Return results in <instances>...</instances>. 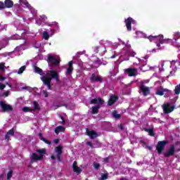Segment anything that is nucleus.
<instances>
[{
  "instance_id": "f257e3e1",
  "label": "nucleus",
  "mask_w": 180,
  "mask_h": 180,
  "mask_svg": "<svg viewBox=\"0 0 180 180\" xmlns=\"http://www.w3.org/2000/svg\"><path fill=\"white\" fill-rule=\"evenodd\" d=\"M53 79H55L56 82H60L58 72L56 70H51L50 72H46L45 75L41 77V80L44 85H46L49 90H51V81Z\"/></svg>"
},
{
  "instance_id": "f03ea898",
  "label": "nucleus",
  "mask_w": 180,
  "mask_h": 180,
  "mask_svg": "<svg viewBox=\"0 0 180 180\" xmlns=\"http://www.w3.org/2000/svg\"><path fill=\"white\" fill-rule=\"evenodd\" d=\"M148 39L150 42L155 43L157 44V47H161V44L172 43V39H164V35L162 34H160L158 36L150 35L149 37H148Z\"/></svg>"
},
{
  "instance_id": "7ed1b4c3",
  "label": "nucleus",
  "mask_w": 180,
  "mask_h": 180,
  "mask_svg": "<svg viewBox=\"0 0 180 180\" xmlns=\"http://www.w3.org/2000/svg\"><path fill=\"white\" fill-rule=\"evenodd\" d=\"M36 153H38L39 155H38L35 153H32L30 157L31 162H33L34 161H40V160H43V157H44V155L46 154V149H37L36 150Z\"/></svg>"
},
{
  "instance_id": "20e7f679",
  "label": "nucleus",
  "mask_w": 180,
  "mask_h": 180,
  "mask_svg": "<svg viewBox=\"0 0 180 180\" xmlns=\"http://www.w3.org/2000/svg\"><path fill=\"white\" fill-rule=\"evenodd\" d=\"M168 144V141H160L158 142V144L156 146V150L158 152V154L161 155L162 154V152L165 150V146Z\"/></svg>"
},
{
  "instance_id": "39448f33",
  "label": "nucleus",
  "mask_w": 180,
  "mask_h": 180,
  "mask_svg": "<svg viewBox=\"0 0 180 180\" xmlns=\"http://www.w3.org/2000/svg\"><path fill=\"white\" fill-rule=\"evenodd\" d=\"M0 106L4 113L6 112H12V110H13V107L9 104L5 103V101H0Z\"/></svg>"
},
{
  "instance_id": "423d86ee",
  "label": "nucleus",
  "mask_w": 180,
  "mask_h": 180,
  "mask_svg": "<svg viewBox=\"0 0 180 180\" xmlns=\"http://www.w3.org/2000/svg\"><path fill=\"white\" fill-rule=\"evenodd\" d=\"M125 26L127 29L128 32H131V23L133 25H136L137 22L136 20L133 19L131 17H129L128 18L125 19L124 20Z\"/></svg>"
},
{
  "instance_id": "0eeeda50",
  "label": "nucleus",
  "mask_w": 180,
  "mask_h": 180,
  "mask_svg": "<svg viewBox=\"0 0 180 180\" xmlns=\"http://www.w3.org/2000/svg\"><path fill=\"white\" fill-rule=\"evenodd\" d=\"M139 94H142L143 96H148L150 94V87L144 84H141L139 86Z\"/></svg>"
},
{
  "instance_id": "6e6552de",
  "label": "nucleus",
  "mask_w": 180,
  "mask_h": 180,
  "mask_svg": "<svg viewBox=\"0 0 180 180\" xmlns=\"http://www.w3.org/2000/svg\"><path fill=\"white\" fill-rule=\"evenodd\" d=\"M175 106L171 105L169 103H166L163 105V111L165 115H168L171 112H174Z\"/></svg>"
},
{
  "instance_id": "1a4fd4ad",
  "label": "nucleus",
  "mask_w": 180,
  "mask_h": 180,
  "mask_svg": "<svg viewBox=\"0 0 180 180\" xmlns=\"http://www.w3.org/2000/svg\"><path fill=\"white\" fill-rule=\"evenodd\" d=\"M124 74L129 75V77H136L137 75V69L129 68L124 70Z\"/></svg>"
},
{
  "instance_id": "9d476101",
  "label": "nucleus",
  "mask_w": 180,
  "mask_h": 180,
  "mask_svg": "<svg viewBox=\"0 0 180 180\" xmlns=\"http://www.w3.org/2000/svg\"><path fill=\"white\" fill-rule=\"evenodd\" d=\"M174 154H175V146L171 145L167 152L164 154V157H165V158H169V157H172Z\"/></svg>"
},
{
  "instance_id": "9b49d317",
  "label": "nucleus",
  "mask_w": 180,
  "mask_h": 180,
  "mask_svg": "<svg viewBox=\"0 0 180 180\" xmlns=\"http://www.w3.org/2000/svg\"><path fill=\"white\" fill-rule=\"evenodd\" d=\"M55 152L56 153V158L58 161L61 162V155L63 154V146H58L55 148Z\"/></svg>"
},
{
  "instance_id": "f8f14e48",
  "label": "nucleus",
  "mask_w": 180,
  "mask_h": 180,
  "mask_svg": "<svg viewBox=\"0 0 180 180\" xmlns=\"http://www.w3.org/2000/svg\"><path fill=\"white\" fill-rule=\"evenodd\" d=\"M90 81L91 82H102V81H103V79L102 78V77L98 76L95 73H92L90 77Z\"/></svg>"
},
{
  "instance_id": "ddd939ff",
  "label": "nucleus",
  "mask_w": 180,
  "mask_h": 180,
  "mask_svg": "<svg viewBox=\"0 0 180 180\" xmlns=\"http://www.w3.org/2000/svg\"><path fill=\"white\" fill-rule=\"evenodd\" d=\"M47 61L51 63V65H58L60 64V61L54 56H49Z\"/></svg>"
},
{
  "instance_id": "4468645a",
  "label": "nucleus",
  "mask_w": 180,
  "mask_h": 180,
  "mask_svg": "<svg viewBox=\"0 0 180 180\" xmlns=\"http://www.w3.org/2000/svg\"><path fill=\"white\" fill-rule=\"evenodd\" d=\"M90 103L91 105H103V103H105V101L101 98H94V99H91V101H90Z\"/></svg>"
},
{
  "instance_id": "2eb2a0df",
  "label": "nucleus",
  "mask_w": 180,
  "mask_h": 180,
  "mask_svg": "<svg viewBox=\"0 0 180 180\" xmlns=\"http://www.w3.org/2000/svg\"><path fill=\"white\" fill-rule=\"evenodd\" d=\"M74 64V62L72 60H70L68 63V68L66 70V75H71L72 74V72L74 71V66H72Z\"/></svg>"
},
{
  "instance_id": "dca6fc26",
  "label": "nucleus",
  "mask_w": 180,
  "mask_h": 180,
  "mask_svg": "<svg viewBox=\"0 0 180 180\" xmlns=\"http://www.w3.org/2000/svg\"><path fill=\"white\" fill-rule=\"evenodd\" d=\"M77 161H75L72 165V168H73V172H75L77 174V175H79L81 172H82V169L79 168L78 165H77Z\"/></svg>"
},
{
  "instance_id": "f3484780",
  "label": "nucleus",
  "mask_w": 180,
  "mask_h": 180,
  "mask_svg": "<svg viewBox=\"0 0 180 180\" xmlns=\"http://www.w3.org/2000/svg\"><path fill=\"white\" fill-rule=\"evenodd\" d=\"M86 131L87 136H89V137H90L91 139H96V137H98V134L94 130L89 131V129L87 128L86 129Z\"/></svg>"
},
{
  "instance_id": "a211bd4d",
  "label": "nucleus",
  "mask_w": 180,
  "mask_h": 180,
  "mask_svg": "<svg viewBox=\"0 0 180 180\" xmlns=\"http://www.w3.org/2000/svg\"><path fill=\"white\" fill-rule=\"evenodd\" d=\"M4 6L8 9L13 7V1L12 0H5Z\"/></svg>"
},
{
  "instance_id": "6ab92c4d",
  "label": "nucleus",
  "mask_w": 180,
  "mask_h": 180,
  "mask_svg": "<svg viewBox=\"0 0 180 180\" xmlns=\"http://www.w3.org/2000/svg\"><path fill=\"white\" fill-rule=\"evenodd\" d=\"M91 115H96L99 112V109H101V105H95V106H93L91 107Z\"/></svg>"
},
{
  "instance_id": "aec40b11",
  "label": "nucleus",
  "mask_w": 180,
  "mask_h": 180,
  "mask_svg": "<svg viewBox=\"0 0 180 180\" xmlns=\"http://www.w3.org/2000/svg\"><path fill=\"white\" fill-rule=\"evenodd\" d=\"M144 131H146L147 133H148L149 136H150V137H154V136H155V133L154 132V128H144L143 129Z\"/></svg>"
},
{
  "instance_id": "412c9836",
  "label": "nucleus",
  "mask_w": 180,
  "mask_h": 180,
  "mask_svg": "<svg viewBox=\"0 0 180 180\" xmlns=\"http://www.w3.org/2000/svg\"><path fill=\"white\" fill-rule=\"evenodd\" d=\"M65 131V128L63 126H58L55 129L56 134H58L60 133H64Z\"/></svg>"
},
{
  "instance_id": "4be33fe9",
  "label": "nucleus",
  "mask_w": 180,
  "mask_h": 180,
  "mask_svg": "<svg viewBox=\"0 0 180 180\" xmlns=\"http://www.w3.org/2000/svg\"><path fill=\"white\" fill-rule=\"evenodd\" d=\"M113 118L115 120H120L122 119V114H120L117 110H113Z\"/></svg>"
},
{
  "instance_id": "5701e85b",
  "label": "nucleus",
  "mask_w": 180,
  "mask_h": 180,
  "mask_svg": "<svg viewBox=\"0 0 180 180\" xmlns=\"http://www.w3.org/2000/svg\"><path fill=\"white\" fill-rule=\"evenodd\" d=\"M117 129L116 131H114V132H119V131H124V124H123L122 122H120V124H117Z\"/></svg>"
},
{
  "instance_id": "b1692460",
  "label": "nucleus",
  "mask_w": 180,
  "mask_h": 180,
  "mask_svg": "<svg viewBox=\"0 0 180 180\" xmlns=\"http://www.w3.org/2000/svg\"><path fill=\"white\" fill-rule=\"evenodd\" d=\"M140 70L142 72H146V71H148V70H150V68L147 65V62H146L144 65H141Z\"/></svg>"
},
{
  "instance_id": "393cba45",
  "label": "nucleus",
  "mask_w": 180,
  "mask_h": 180,
  "mask_svg": "<svg viewBox=\"0 0 180 180\" xmlns=\"http://www.w3.org/2000/svg\"><path fill=\"white\" fill-rule=\"evenodd\" d=\"M19 2L20 5H25V8H27L28 9H32V6L29 4V2H27V0H20Z\"/></svg>"
},
{
  "instance_id": "a878e982",
  "label": "nucleus",
  "mask_w": 180,
  "mask_h": 180,
  "mask_svg": "<svg viewBox=\"0 0 180 180\" xmlns=\"http://www.w3.org/2000/svg\"><path fill=\"white\" fill-rule=\"evenodd\" d=\"M168 89H158L156 91V95H159V96H162L165 92H168Z\"/></svg>"
},
{
  "instance_id": "bb28decb",
  "label": "nucleus",
  "mask_w": 180,
  "mask_h": 180,
  "mask_svg": "<svg viewBox=\"0 0 180 180\" xmlns=\"http://www.w3.org/2000/svg\"><path fill=\"white\" fill-rule=\"evenodd\" d=\"M34 72H36L37 74H39V75H43V70L37 66L34 67Z\"/></svg>"
},
{
  "instance_id": "cd10ccee",
  "label": "nucleus",
  "mask_w": 180,
  "mask_h": 180,
  "mask_svg": "<svg viewBox=\"0 0 180 180\" xmlns=\"http://www.w3.org/2000/svg\"><path fill=\"white\" fill-rule=\"evenodd\" d=\"M174 91L175 95H179V94H180V84H177L175 86Z\"/></svg>"
},
{
  "instance_id": "c85d7f7f",
  "label": "nucleus",
  "mask_w": 180,
  "mask_h": 180,
  "mask_svg": "<svg viewBox=\"0 0 180 180\" xmlns=\"http://www.w3.org/2000/svg\"><path fill=\"white\" fill-rule=\"evenodd\" d=\"M43 39H44L45 40H49V39H50V34H49V32H47V31L44 32Z\"/></svg>"
},
{
  "instance_id": "c756f323",
  "label": "nucleus",
  "mask_w": 180,
  "mask_h": 180,
  "mask_svg": "<svg viewBox=\"0 0 180 180\" xmlns=\"http://www.w3.org/2000/svg\"><path fill=\"white\" fill-rule=\"evenodd\" d=\"M94 64H96V65H97L96 68H98V67L102 65V62L101 60H99V58H97V60L94 61Z\"/></svg>"
},
{
  "instance_id": "7c9ffc66",
  "label": "nucleus",
  "mask_w": 180,
  "mask_h": 180,
  "mask_svg": "<svg viewBox=\"0 0 180 180\" xmlns=\"http://www.w3.org/2000/svg\"><path fill=\"white\" fill-rule=\"evenodd\" d=\"M40 109V106L37 101H34V110H39Z\"/></svg>"
},
{
  "instance_id": "2f4dec72",
  "label": "nucleus",
  "mask_w": 180,
  "mask_h": 180,
  "mask_svg": "<svg viewBox=\"0 0 180 180\" xmlns=\"http://www.w3.org/2000/svg\"><path fill=\"white\" fill-rule=\"evenodd\" d=\"M108 106H112V105H113V95H111L110 96V99L108 100Z\"/></svg>"
},
{
  "instance_id": "473e14b6",
  "label": "nucleus",
  "mask_w": 180,
  "mask_h": 180,
  "mask_svg": "<svg viewBox=\"0 0 180 180\" xmlns=\"http://www.w3.org/2000/svg\"><path fill=\"white\" fill-rule=\"evenodd\" d=\"M25 70H26V65L22 66L21 68H20L18 74L20 75V74H23V72L25 71Z\"/></svg>"
},
{
  "instance_id": "72a5a7b5",
  "label": "nucleus",
  "mask_w": 180,
  "mask_h": 180,
  "mask_svg": "<svg viewBox=\"0 0 180 180\" xmlns=\"http://www.w3.org/2000/svg\"><path fill=\"white\" fill-rule=\"evenodd\" d=\"M7 134L9 136H15V129L12 128L11 129L8 130Z\"/></svg>"
},
{
  "instance_id": "f704fd0d",
  "label": "nucleus",
  "mask_w": 180,
  "mask_h": 180,
  "mask_svg": "<svg viewBox=\"0 0 180 180\" xmlns=\"http://www.w3.org/2000/svg\"><path fill=\"white\" fill-rule=\"evenodd\" d=\"M13 174V171L10 170L8 173H7V179L9 180L12 178V175Z\"/></svg>"
},
{
  "instance_id": "c9c22d12",
  "label": "nucleus",
  "mask_w": 180,
  "mask_h": 180,
  "mask_svg": "<svg viewBox=\"0 0 180 180\" xmlns=\"http://www.w3.org/2000/svg\"><path fill=\"white\" fill-rule=\"evenodd\" d=\"M101 180H106L108 179V174H102L101 177H100Z\"/></svg>"
},
{
  "instance_id": "e433bc0d",
  "label": "nucleus",
  "mask_w": 180,
  "mask_h": 180,
  "mask_svg": "<svg viewBox=\"0 0 180 180\" xmlns=\"http://www.w3.org/2000/svg\"><path fill=\"white\" fill-rule=\"evenodd\" d=\"M0 70H1L3 72H5V63H0Z\"/></svg>"
},
{
  "instance_id": "4c0bfd02",
  "label": "nucleus",
  "mask_w": 180,
  "mask_h": 180,
  "mask_svg": "<svg viewBox=\"0 0 180 180\" xmlns=\"http://www.w3.org/2000/svg\"><path fill=\"white\" fill-rule=\"evenodd\" d=\"M5 3L3 1H0V11H2V9H5Z\"/></svg>"
},
{
  "instance_id": "58836bf2",
  "label": "nucleus",
  "mask_w": 180,
  "mask_h": 180,
  "mask_svg": "<svg viewBox=\"0 0 180 180\" xmlns=\"http://www.w3.org/2000/svg\"><path fill=\"white\" fill-rule=\"evenodd\" d=\"M93 167L94 169H98V168L101 167V165L99 163H94Z\"/></svg>"
},
{
  "instance_id": "ea45409f",
  "label": "nucleus",
  "mask_w": 180,
  "mask_h": 180,
  "mask_svg": "<svg viewBox=\"0 0 180 180\" xmlns=\"http://www.w3.org/2000/svg\"><path fill=\"white\" fill-rule=\"evenodd\" d=\"M42 141H44V143H46V144H49V146H50L51 144V141L44 139H42Z\"/></svg>"
},
{
  "instance_id": "a19ab883",
  "label": "nucleus",
  "mask_w": 180,
  "mask_h": 180,
  "mask_svg": "<svg viewBox=\"0 0 180 180\" xmlns=\"http://www.w3.org/2000/svg\"><path fill=\"white\" fill-rule=\"evenodd\" d=\"M117 101H119V96L116 95H113V103H115V102H117Z\"/></svg>"
},
{
  "instance_id": "79ce46f5",
  "label": "nucleus",
  "mask_w": 180,
  "mask_h": 180,
  "mask_svg": "<svg viewBox=\"0 0 180 180\" xmlns=\"http://www.w3.org/2000/svg\"><path fill=\"white\" fill-rule=\"evenodd\" d=\"M5 88H6V86L0 82V91L5 89Z\"/></svg>"
},
{
  "instance_id": "37998d69",
  "label": "nucleus",
  "mask_w": 180,
  "mask_h": 180,
  "mask_svg": "<svg viewBox=\"0 0 180 180\" xmlns=\"http://www.w3.org/2000/svg\"><path fill=\"white\" fill-rule=\"evenodd\" d=\"M22 110L23 112H32V110L27 107H24Z\"/></svg>"
},
{
  "instance_id": "c03bdc74",
  "label": "nucleus",
  "mask_w": 180,
  "mask_h": 180,
  "mask_svg": "<svg viewBox=\"0 0 180 180\" xmlns=\"http://www.w3.org/2000/svg\"><path fill=\"white\" fill-rule=\"evenodd\" d=\"M42 92H43L45 98H49V92L47 91L43 90Z\"/></svg>"
},
{
  "instance_id": "a18cd8bd",
  "label": "nucleus",
  "mask_w": 180,
  "mask_h": 180,
  "mask_svg": "<svg viewBox=\"0 0 180 180\" xmlns=\"http://www.w3.org/2000/svg\"><path fill=\"white\" fill-rule=\"evenodd\" d=\"M87 146H89V147H91V148H94V145L92 144V142L91 141H87L86 143Z\"/></svg>"
},
{
  "instance_id": "49530a36",
  "label": "nucleus",
  "mask_w": 180,
  "mask_h": 180,
  "mask_svg": "<svg viewBox=\"0 0 180 180\" xmlns=\"http://www.w3.org/2000/svg\"><path fill=\"white\" fill-rule=\"evenodd\" d=\"M5 140H8V141L11 140V136H9V134H8L7 133L5 135Z\"/></svg>"
},
{
  "instance_id": "de8ad7c7",
  "label": "nucleus",
  "mask_w": 180,
  "mask_h": 180,
  "mask_svg": "<svg viewBox=\"0 0 180 180\" xmlns=\"http://www.w3.org/2000/svg\"><path fill=\"white\" fill-rule=\"evenodd\" d=\"M94 49V52L99 53V46H95Z\"/></svg>"
},
{
  "instance_id": "09e8293b",
  "label": "nucleus",
  "mask_w": 180,
  "mask_h": 180,
  "mask_svg": "<svg viewBox=\"0 0 180 180\" xmlns=\"http://www.w3.org/2000/svg\"><path fill=\"white\" fill-rule=\"evenodd\" d=\"M4 96H9V91H5L3 94Z\"/></svg>"
},
{
  "instance_id": "8fccbe9b",
  "label": "nucleus",
  "mask_w": 180,
  "mask_h": 180,
  "mask_svg": "<svg viewBox=\"0 0 180 180\" xmlns=\"http://www.w3.org/2000/svg\"><path fill=\"white\" fill-rule=\"evenodd\" d=\"M6 79V77H4V76H1L0 75V81H5Z\"/></svg>"
},
{
  "instance_id": "3c124183",
  "label": "nucleus",
  "mask_w": 180,
  "mask_h": 180,
  "mask_svg": "<svg viewBox=\"0 0 180 180\" xmlns=\"http://www.w3.org/2000/svg\"><path fill=\"white\" fill-rule=\"evenodd\" d=\"M39 137L40 140H41V141H42V139H44V137H43V134L42 133L39 134Z\"/></svg>"
},
{
  "instance_id": "603ef678",
  "label": "nucleus",
  "mask_w": 180,
  "mask_h": 180,
  "mask_svg": "<svg viewBox=\"0 0 180 180\" xmlns=\"http://www.w3.org/2000/svg\"><path fill=\"white\" fill-rule=\"evenodd\" d=\"M53 143H55V144H58V143H60V139H55Z\"/></svg>"
},
{
  "instance_id": "864d4df0",
  "label": "nucleus",
  "mask_w": 180,
  "mask_h": 180,
  "mask_svg": "<svg viewBox=\"0 0 180 180\" xmlns=\"http://www.w3.org/2000/svg\"><path fill=\"white\" fill-rule=\"evenodd\" d=\"M60 119H62V124H65V120H64V117L61 116Z\"/></svg>"
},
{
  "instance_id": "5fc2aeb1",
  "label": "nucleus",
  "mask_w": 180,
  "mask_h": 180,
  "mask_svg": "<svg viewBox=\"0 0 180 180\" xmlns=\"http://www.w3.org/2000/svg\"><path fill=\"white\" fill-rule=\"evenodd\" d=\"M104 162H109V158H104Z\"/></svg>"
},
{
  "instance_id": "6e6d98bb",
  "label": "nucleus",
  "mask_w": 180,
  "mask_h": 180,
  "mask_svg": "<svg viewBox=\"0 0 180 180\" xmlns=\"http://www.w3.org/2000/svg\"><path fill=\"white\" fill-rule=\"evenodd\" d=\"M51 158L52 160H56V156L51 155Z\"/></svg>"
},
{
  "instance_id": "4d7b16f0",
  "label": "nucleus",
  "mask_w": 180,
  "mask_h": 180,
  "mask_svg": "<svg viewBox=\"0 0 180 180\" xmlns=\"http://www.w3.org/2000/svg\"><path fill=\"white\" fill-rule=\"evenodd\" d=\"M4 179V174H1L0 175V179Z\"/></svg>"
},
{
  "instance_id": "13d9d810",
  "label": "nucleus",
  "mask_w": 180,
  "mask_h": 180,
  "mask_svg": "<svg viewBox=\"0 0 180 180\" xmlns=\"http://www.w3.org/2000/svg\"><path fill=\"white\" fill-rule=\"evenodd\" d=\"M60 106H67V104H65V103H62V104H60Z\"/></svg>"
},
{
  "instance_id": "bf43d9fd",
  "label": "nucleus",
  "mask_w": 180,
  "mask_h": 180,
  "mask_svg": "<svg viewBox=\"0 0 180 180\" xmlns=\"http://www.w3.org/2000/svg\"><path fill=\"white\" fill-rule=\"evenodd\" d=\"M56 108H61L60 105H56Z\"/></svg>"
},
{
  "instance_id": "052dcab7",
  "label": "nucleus",
  "mask_w": 180,
  "mask_h": 180,
  "mask_svg": "<svg viewBox=\"0 0 180 180\" xmlns=\"http://www.w3.org/2000/svg\"><path fill=\"white\" fill-rule=\"evenodd\" d=\"M148 150H152L151 146H148Z\"/></svg>"
},
{
  "instance_id": "680f3d73",
  "label": "nucleus",
  "mask_w": 180,
  "mask_h": 180,
  "mask_svg": "<svg viewBox=\"0 0 180 180\" xmlns=\"http://www.w3.org/2000/svg\"><path fill=\"white\" fill-rule=\"evenodd\" d=\"M8 86L10 88L12 87V86L11 85V84H8Z\"/></svg>"
},
{
  "instance_id": "e2e57ef3",
  "label": "nucleus",
  "mask_w": 180,
  "mask_h": 180,
  "mask_svg": "<svg viewBox=\"0 0 180 180\" xmlns=\"http://www.w3.org/2000/svg\"><path fill=\"white\" fill-rule=\"evenodd\" d=\"M55 25H56V26H58V22H55Z\"/></svg>"
},
{
  "instance_id": "0e129e2a",
  "label": "nucleus",
  "mask_w": 180,
  "mask_h": 180,
  "mask_svg": "<svg viewBox=\"0 0 180 180\" xmlns=\"http://www.w3.org/2000/svg\"><path fill=\"white\" fill-rule=\"evenodd\" d=\"M9 84V83H8V82H6V85H8Z\"/></svg>"
},
{
  "instance_id": "69168bd1",
  "label": "nucleus",
  "mask_w": 180,
  "mask_h": 180,
  "mask_svg": "<svg viewBox=\"0 0 180 180\" xmlns=\"http://www.w3.org/2000/svg\"><path fill=\"white\" fill-rule=\"evenodd\" d=\"M9 84V83H8V82H6V85H8Z\"/></svg>"
},
{
  "instance_id": "338daca9",
  "label": "nucleus",
  "mask_w": 180,
  "mask_h": 180,
  "mask_svg": "<svg viewBox=\"0 0 180 180\" xmlns=\"http://www.w3.org/2000/svg\"><path fill=\"white\" fill-rule=\"evenodd\" d=\"M116 56L115 55H113V58H115Z\"/></svg>"
},
{
  "instance_id": "774afa93",
  "label": "nucleus",
  "mask_w": 180,
  "mask_h": 180,
  "mask_svg": "<svg viewBox=\"0 0 180 180\" xmlns=\"http://www.w3.org/2000/svg\"><path fill=\"white\" fill-rule=\"evenodd\" d=\"M120 180H126V179H121Z\"/></svg>"
}]
</instances>
